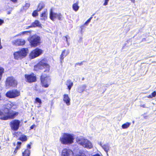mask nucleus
Listing matches in <instances>:
<instances>
[{
	"instance_id": "obj_25",
	"label": "nucleus",
	"mask_w": 156,
	"mask_h": 156,
	"mask_svg": "<svg viewBox=\"0 0 156 156\" xmlns=\"http://www.w3.org/2000/svg\"><path fill=\"white\" fill-rule=\"evenodd\" d=\"M22 142H25L27 140V136L25 135H22L19 139Z\"/></svg>"
},
{
	"instance_id": "obj_18",
	"label": "nucleus",
	"mask_w": 156,
	"mask_h": 156,
	"mask_svg": "<svg viewBox=\"0 0 156 156\" xmlns=\"http://www.w3.org/2000/svg\"><path fill=\"white\" fill-rule=\"evenodd\" d=\"M66 85L67 87V89L70 91L73 85V83L71 80H68L66 81Z\"/></svg>"
},
{
	"instance_id": "obj_22",
	"label": "nucleus",
	"mask_w": 156,
	"mask_h": 156,
	"mask_svg": "<svg viewBox=\"0 0 156 156\" xmlns=\"http://www.w3.org/2000/svg\"><path fill=\"white\" fill-rule=\"evenodd\" d=\"M31 24L33 27H41V24L39 21L37 20H35Z\"/></svg>"
},
{
	"instance_id": "obj_16",
	"label": "nucleus",
	"mask_w": 156,
	"mask_h": 156,
	"mask_svg": "<svg viewBox=\"0 0 156 156\" xmlns=\"http://www.w3.org/2000/svg\"><path fill=\"white\" fill-rule=\"evenodd\" d=\"M63 101L66 103L67 105H70V99L67 94H65L63 96Z\"/></svg>"
},
{
	"instance_id": "obj_37",
	"label": "nucleus",
	"mask_w": 156,
	"mask_h": 156,
	"mask_svg": "<svg viewBox=\"0 0 156 156\" xmlns=\"http://www.w3.org/2000/svg\"><path fill=\"white\" fill-rule=\"evenodd\" d=\"M21 133L20 132H15L13 134V135L14 136H17V134H18L19 133Z\"/></svg>"
},
{
	"instance_id": "obj_17",
	"label": "nucleus",
	"mask_w": 156,
	"mask_h": 156,
	"mask_svg": "<svg viewBox=\"0 0 156 156\" xmlns=\"http://www.w3.org/2000/svg\"><path fill=\"white\" fill-rule=\"evenodd\" d=\"M57 13L54 12L52 10H51L49 13V17L50 19L53 21L56 18Z\"/></svg>"
},
{
	"instance_id": "obj_41",
	"label": "nucleus",
	"mask_w": 156,
	"mask_h": 156,
	"mask_svg": "<svg viewBox=\"0 0 156 156\" xmlns=\"http://www.w3.org/2000/svg\"><path fill=\"white\" fill-rule=\"evenodd\" d=\"M20 148L21 146L17 145V146L16 147L15 149L18 150Z\"/></svg>"
},
{
	"instance_id": "obj_29",
	"label": "nucleus",
	"mask_w": 156,
	"mask_h": 156,
	"mask_svg": "<svg viewBox=\"0 0 156 156\" xmlns=\"http://www.w3.org/2000/svg\"><path fill=\"white\" fill-rule=\"evenodd\" d=\"M103 149L106 152H108L109 150V147L108 145H104L102 146Z\"/></svg>"
},
{
	"instance_id": "obj_15",
	"label": "nucleus",
	"mask_w": 156,
	"mask_h": 156,
	"mask_svg": "<svg viewBox=\"0 0 156 156\" xmlns=\"http://www.w3.org/2000/svg\"><path fill=\"white\" fill-rule=\"evenodd\" d=\"M41 20L45 21L47 19L48 11L47 10L42 12L40 14Z\"/></svg>"
},
{
	"instance_id": "obj_8",
	"label": "nucleus",
	"mask_w": 156,
	"mask_h": 156,
	"mask_svg": "<svg viewBox=\"0 0 156 156\" xmlns=\"http://www.w3.org/2000/svg\"><path fill=\"white\" fill-rule=\"evenodd\" d=\"M20 121L17 119H14L9 122V126L11 129L16 131L18 130L20 126Z\"/></svg>"
},
{
	"instance_id": "obj_39",
	"label": "nucleus",
	"mask_w": 156,
	"mask_h": 156,
	"mask_svg": "<svg viewBox=\"0 0 156 156\" xmlns=\"http://www.w3.org/2000/svg\"><path fill=\"white\" fill-rule=\"evenodd\" d=\"M30 5V4L29 3H26L25 5V6L27 7V8H28Z\"/></svg>"
},
{
	"instance_id": "obj_49",
	"label": "nucleus",
	"mask_w": 156,
	"mask_h": 156,
	"mask_svg": "<svg viewBox=\"0 0 156 156\" xmlns=\"http://www.w3.org/2000/svg\"><path fill=\"white\" fill-rule=\"evenodd\" d=\"M152 97H153L151 96V94L147 96V98H152Z\"/></svg>"
},
{
	"instance_id": "obj_27",
	"label": "nucleus",
	"mask_w": 156,
	"mask_h": 156,
	"mask_svg": "<svg viewBox=\"0 0 156 156\" xmlns=\"http://www.w3.org/2000/svg\"><path fill=\"white\" fill-rule=\"evenodd\" d=\"M4 72V69L3 67L0 66V81L1 80L2 75Z\"/></svg>"
},
{
	"instance_id": "obj_24",
	"label": "nucleus",
	"mask_w": 156,
	"mask_h": 156,
	"mask_svg": "<svg viewBox=\"0 0 156 156\" xmlns=\"http://www.w3.org/2000/svg\"><path fill=\"white\" fill-rule=\"evenodd\" d=\"M86 87L85 85H83L82 86H81L78 88L77 91L79 93H81L83 92Z\"/></svg>"
},
{
	"instance_id": "obj_52",
	"label": "nucleus",
	"mask_w": 156,
	"mask_h": 156,
	"mask_svg": "<svg viewBox=\"0 0 156 156\" xmlns=\"http://www.w3.org/2000/svg\"><path fill=\"white\" fill-rule=\"evenodd\" d=\"M82 64H83L82 62H81L80 63H78V64L79 65H81Z\"/></svg>"
},
{
	"instance_id": "obj_10",
	"label": "nucleus",
	"mask_w": 156,
	"mask_h": 156,
	"mask_svg": "<svg viewBox=\"0 0 156 156\" xmlns=\"http://www.w3.org/2000/svg\"><path fill=\"white\" fill-rule=\"evenodd\" d=\"M24 78L26 82L30 83L35 82L37 80V76L33 73H31L30 74H25Z\"/></svg>"
},
{
	"instance_id": "obj_11",
	"label": "nucleus",
	"mask_w": 156,
	"mask_h": 156,
	"mask_svg": "<svg viewBox=\"0 0 156 156\" xmlns=\"http://www.w3.org/2000/svg\"><path fill=\"white\" fill-rule=\"evenodd\" d=\"M5 114L6 115V120L8 119H13L18 115L19 112L10 110L6 112Z\"/></svg>"
},
{
	"instance_id": "obj_45",
	"label": "nucleus",
	"mask_w": 156,
	"mask_h": 156,
	"mask_svg": "<svg viewBox=\"0 0 156 156\" xmlns=\"http://www.w3.org/2000/svg\"><path fill=\"white\" fill-rule=\"evenodd\" d=\"M17 145L21 146V143L20 142L18 141L17 143Z\"/></svg>"
},
{
	"instance_id": "obj_51",
	"label": "nucleus",
	"mask_w": 156,
	"mask_h": 156,
	"mask_svg": "<svg viewBox=\"0 0 156 156\" xmlns=\"http://www.w3.org/2000/svg\"><path fill=\"white\" fill-rule=\"evenodd\" d=\"M92 156H101L100 154H96Z\"/></svg>"
},
{
	"instance_id": "obj_14",
	"label": "nucleus",
	"mask_w": 156,
	"mask_h": 156,
	"mask_svg": "<svg viewBox=\"0 0 156 156\" xmlns=\"http://www.w3.org/2000/svg\"><path fill=\"white\" fill-rule=\"evenodd\" d=\"M14 105V104L13 102H9V103L4 105L5 107L4 111H5L6 110L7 111L10 110L11 109Z\"/></svg>"
},
{
	"instance_id": "obj_23",
	"label": "nucleus",
	"mask_w": 156,
	"mask_h": 156,
	"mask_svg": "<svg viewBox=\"0 0 156 156\" xmlns=\"http://www.w3.org/2000/svg\"><path fill=\"white\" fill-rule=\"evenodd\" d=\"M4 111L5 113L0 110V119L3 120H6V115L5 114L6 112H5V111Z\"/></svg>"
},
{
	"instance_id": "obj_1",
	"label": "nucleus",
	"mask_w": 156,
	"mask_h": 156,
	"mask_svg": "<svg viewBox=\"0 0 156 156\" xmlns=\"http://www.w3.org/2000/svg\"><path fill=\"white\" fill-rule=\"evenodd\" d=\"M34 70L39 71L45 69L44 72L40 76L41 84L43 87H48L50 83L51 79L50 78V66L48 63L47 58H44L41 59L34 66Z\"/></svg>"
},
{
	"instance_id": "obj_38",
	"label": "nucleus",
	"mask_w": 156,
	"mask_h": 156,
	"mask_svg": "<svg viewBox=\"0 0 156 156\" xmlns=\"http://www.w3.org/2000/svg\"><path fill=\"white\" fill-rule=\"evenodd\" d=\"M4 23V21L3 20L0 19V26L2 25Z\"/></svg>"
},
{
	"instance_id": "obj_48",
	"label": "nucleus",
	"mask_w": 156,
	"mask_h": 156,
	"mask_svg": "<svg viewBox=\"0 0 156 156\" xmlns=\"http://www.w3.org/2000/svg\"><path fill=\"white\" fill-rule=\"evenodd\" d=\"M3 100V99L2 97L1 94L0 93V101H2Z\"/></svg>"
},
{
	"instance_id": "obj_2",
	"label": "nucleus",
	"mask_w": 156,
	"mask_h": 156,
	"mask_svg": "<svg viewBox=\"0 0 156 156\" xmlns=\"http://www.w3.org/2000/svg\"><path fill=\"white\" fill-rule=\"evenodd\" d=\"M74 138L71 134L66 133H64L59 139L61 143L65 145H69L73 142Z\"/></svg>"
},
{
	"instance_id": "obj_31",
	"label": "nucleus",
	"mask_w": 156,
	"mask_h": 156,
	"mask_svg": "<svg viewBox=\"0 0 156 156\" xmlns=\"http://www.w3.org/2000/svg\"><path fill=\"white\" fill-rule=\"evenodd\" d=\"M34 103H38L39 105H40L42 103L41 100L39 98H36L35 99Z\"/></svg>"
},
{
	"instance_id": "obj_42",
	"label": "nucleus",
	"mask_w": 156,
	"mask_h": 156,
	"mask_svg": "<svg viewBox=\"0 0 156 156\" xmlns=\"http://www.w3.org/2000/svg\"><path fill=\"white\" fill-rule=\"evenodd\" d=\"M28 32V31H23L20 34H19L18 35H21V34H25L27 32Z\"/></svg>"
},
{
	"instance_id": "obj_36",
	"label": "nucleus",
	"mask_w": 156,
	"mask_h": 156,
	"mask_svg": "<svg viewBox=\"0 0 156 156\" xmlns=\"http://www.w3.org/2000/svg\"><path fill=\"white\" fill-rule=\"evenodd\" d=\"M109 1V0H105V2L103 4V5L105 6L107 5L108 4V2Z\"/></svg>"
},
{
	"instance_id": "obj_47",
	"label": "nucleus",
	"mask_w": 156,
	"mask_h": 156,
	"mask_svg": "<svg viewBox=\"0 0 156 156\" xmlns=\"http://www.w3.org/2000/svg\"><path fill=\"white\" fill-rule=\"evenodd\" d=\"M12 2L14 3H16L17 2V0H10Z\"/></svg>"
},
{
	"instance_id": "obj_12",
	"label": "nucleus",
	"mask_w": 156,
	"mask_h": 156,
	"mask_svg": "<svg viewBox=\"0 0 156 156\" xmlns=\"http://www.w3.org/2000/svg\"><path fill=\"white\" fill-rule=\"evenodd\" d=\"M74 155L73 151L70 149L64 148L62 151L61 156H73Z\"/></svg>"
},
{
	"instance_id": "obj_43",
	"label": "nucleus",
	"mask_w": 156,
	"mask_h": 156,
	"mask_svg": "<svg viewBox=\"0 0 156 156\" xmlns=\"http://www.w3.org/2000/svg\"><path fill=\"white\" fill-rule=\"evenodd\" d=\"M27 149H29V150H30V149L31 148L30 145L29 144H27Z\"/></svg>"
},
{
	"instance_id": "obj_35",
	"label": "nucleus",
	"mask_w": 156,
	"mask_h": 156,
	"mask_svg": "<svg viewBox=\"0 0 156 156\" xmlns=\"http://www.w3.org/2000/svg\"><path fill=\"white\" fill-rule=\"evenodd\" d=\"M151 95L153 97H155L156 96V92L155 91H153L151 94Z\"/></svg>"
},
{
	"instance_id": "obj_19",
	"label": "nucleus",
	"mask_w": 156,
	"mask_h": 156,
	"mask_svg": "<svg viewBox=\"0 0 156 156\" xmlns=\"http://www.w3.org/2000/svg\"><path fill=\"white\" fill-rule=\"evenodd\" d=\"M45 7V4L43 2H40L38 5L37 9L38 12L40 11L43 9Z\"/></svg>"
},
{
	"instance_id": "obj_9",
	"label": "nucleus",
	"mask_w": 156,
	"mask_h": 156,
	"mask_svg": "<svg viewBox=\"0 0 156 156\" xmlns=\"http://www.w3.org/2000/svg\"><path fill=\"white\" fill-rule=\"evenodd\" d=\"M43 53L42 50L38 48H36L30 53L29 57L31 59H34L40 56Z\"/></svg>"
},
{
	"instance_id": "obj_46",
	"label": "nucleus",
	"mask_w": 156,
	"mask_h": 156,
	"mask_svg": "<svg viewBox=\"0 0 156 156\" xmlns=\"http://www.w3.org/2000/svg\"><path fill=\"white\" fill-rule=\"evenodd\" d=\"M140 106L141 107H143V108H146V105L145 104H144V105H140Z\"/></svg>"
},
{
	"instance_id": "obj_32",
	"label": "nucleus",
	"mask_w": 156,
	"mask_h": 156,
	"mask_svg": "<svg viewBox=\"0 0 156 156\" xmlns=\"http://www.w3.org/2000/svg\"><path fill=\"white\" fill-rule=\"evenodd\" d=\"M37 12L38 11L37 9L34 10L32 13V16L34 17H35L38 16V13Z\"/></svg>"
},
{
	"instance_id": "obj_20",
	"label": "nucleus",
	"mask_w": 156,
	"mask_h": 156,
	"mask_svg": "<svg viewBox=\"0 0 156 156\" xmlns=\"http://www.w3.org/2000/svg\"><path fill=\"white\" fill-rule=\"evenodd\" d=\"M79 1H77L75 3L73 4L72 5V8L73 9L75 12L77 11L79 9Z\"/></svg>"
},
{
	"instance_id": "obj_33",
	"label": "nucleus",
	"mask_w": 156,
	"mask_h": 156,
	"mask_svg": "<svg viewBox=\"0 0 156 156\" xmlns=\"http://www.w3.org/2000/svg\"><path fill=\"white\" fill-rule=\"evenodd\" d=\"M76 156H87L85 154L82 152H80L79 154H77Z\"/></svg>"
},
{
	"instance_id": "obj_40",
	"label": "nucleus",
	"mask_w": 156,
	"mask_h": 156,
	"mask_svg": "<svg viewBox=\"0 0 156 156\" xmlns=\"http://www.w3.org/2000/svg\"><path fill=\"white\" fill-rule=\"evenodd\" d=\"M36 125L35 124H33L30 127V129H33L34 127H36Z\"/></svg>"
},
{
	"instance_id": "obj_21",
	"label": "nucleus",
	"mask_w": 156,
	"mask_h": 156,
	"mask_svg": "<svg viewBox=\"0 0 156 156\" xmlns=\"http://www.w3.org/2000/svg\"><path fill=\"white\" fill-rule=\"evenodd\" d=\"M30 151L28 149H25L22 152V156H30Z\"/></svg>"
},
{
	"instance_id": "obj_50",
	"label": "nucleus",
	"mask_w": 156,
	"mask_h": 156,
	"mask_svg": "<svg viewBox=\"0 0 156 156\" xmlns=\"http://www.w3.org/2000/svg\"><path fill=\"white\" fill-rule=\"evenodd\" d=\"M17 150L15 149V150L14 151V152H13L14 154H16L17 153Z\"/></svg>"
},
{
	"instance_id": "obj_26",
	"label": "nucleus",
	"mask_w": 156,
	"mask_h": 156,
	"mask_svg": "<svg viewBox=\"0 0 156 156\" xmlns=\"http://www.w3.org/2000/svg\"><path fill=\"white\" fill-rule=\"evenodd\" d=\"M130 124L129 122H126L122 125V127L123 129H127L130 126Z\"/></svg>"
},
{
	"instance_id": "obj_5",
	"label": "nucleus",
	"mask_w": 156,
	"mask_h": 156,
	"mask_svg": "<svg viewBox=\"0 0 156 156\" xmlns=\"http://www.w3.org/2000/svg\"><path fill=\"white\" fill-rule=\"evenodd\" d=\"M18 84L17 80L12 76H9L6 79L5 86L9 88H16Z\"/></svg>"
},
{
	"instance_id": "obj_30",
	"label": "nucleus",
	"mask_w": 156,
	"mask_h": 156,
	"mask_svg": "<svg viewBox=\"0 0 156 156\" xmlns=\"http://www.w3.org/2000/svg\"><path fill=\"white\" fill-rule=\"evenodd\" d=\"M63 18L62 15L61 13H57L56 18L59 20H62Z\"/></svg>"
},
{
	"instance_id": "obj_44",
	"label": "nucleus",
	"mask_w": 156,
	"mask_h": 156,
	"mask_svg": "<svg viewBox=\"0 0 156 156\" xmlns=\"http://www.w3.org/2000/svg\"><path fill=\"white\" fill-rule=\"evenodd\" d=\"M33 27H32V24H31V25L30 26H28L27 27V28H26L27 29H29L30 28H33Z\"/></svg>"
},
{
	"instance_id": "obj_7",
	"label": "nucleus",
	"mask_w": 156,
	"mask_h": 156,
	"mask_svg": "<svg viewBox=\"0 0 156 156\" xmlns=\"http://www.w3.org/2000/svg\"><path fill=\"white\" fill-rule=\"evenodd\" d=\"M77 142L79 144L88 149H91L93 147L90 142L87 139H79Z\"/></svg>"
},
{
	"instance_id": "obj_13",
	"label": "nucleus",
	"mask_w": 156,
	"mask_h": 156,
	"mask_svg": "<svg viewBox=\"0 0 156 156\" xmlns=\"http://www.w3.org/2000/svg\"><path fill=\"white\" fill-rule=\"evenodd\" d=\"M26 43L25 41L21 39H17L12 41L13 45L16 46H23Z\"/></svg>"
},
{
	"instance_id": "obj_6",
	"label": "nucleus",
	"mask_w": 156,
	"mask_h": 156,
	"mask_svg": "<svg viewBox=\"0 0 156 156\" xmlns=\"http://www.w3.org/2000/svg\"><path fill=\"white\" fill-rule=\"evenodd\" d=\"M20 92L17 89H13L8 91L5 94L6 96L9 98H13L20 95Z\"/></svg>"
},
{
	"instance_id": "obj_53",
	"label": "nucleus",
	"mask_w": 156,
	"mask_h": 156,
	"mask_svg": "<svg viewBox=\"0 0 156 156\" xmlns=\"http://www.w3.org/2000/svg\"><path fill=\"white\" fill-rule=\"evenodd\" d=\"M132 2H134V1L135 0H130Z\"/></svg>"
},
{
	"instance_id": "obj_4",
	"label": "nucleus",
	"mask_w": 156,
	"mask_h": 156,
	"mask_svg": "<svg viewBox=\"0 0 156 156\" xmlns=\"http://www.w3.org/2000/svg\"><path fill=\"white\" fill-rule=\"evenodd\" d=\"M28 51V49L23 48L20 50L15 52L13 54L14 58L16 60L22 59L26 56Z\"/></svg>"
},
{
	"instance_id": "obj_34",
	"label": "nucleus",
	"mask_w": 156,
	"mask_h": 156,
	"mask_svg": "<svg viewBox=\"0 0 156 156\" xmlns=\"http://www.w3.org/2000/svg\"><path fill=\"white\" fill-rule=\"evenodd\" d=\"M92 18V17H90L84 23V25H87L90 21L91 20Z\"/></svg>"
},
{
	"instance_id": "obj_28",
	"label": "nucleus",
	"mask_w": 156,
	"mask_h": 156,
	"mask_svg": "<svg viewBox=\"0 0 156 156\" xmlns=\"http://www.w3.org/2000/svg\"><path fill=\"white\" fill-rule=\"evenodd\" d=\"M66 51V50H63L61 54L60 55V61L61 62H62V61L64 59V54L65 53Z\"/></svg>"
},
{
	"instance_id": "obj_3",
	"label": "nucleus",
	"mask_w": 156,
	"mask_h": 156,
	"mask_svg": "<svg viewBox=\"0 0 156 156\" xmlns=\"http://www.w3.org/2000/svg\"><path fill=\"white\" fill-rule=\"evenodd\" d=\"M28 40L31 47L35 48L40 45L41 43V38L37 35L31 36L29 37Z\"/></svg>"
}]
</instances>
